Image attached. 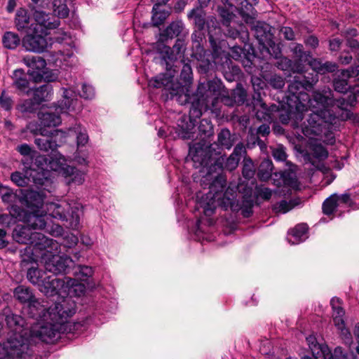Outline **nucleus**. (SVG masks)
<instances>
[{
	"label": "nucleus",
	"instance_id": "obj_51",
	"mask_svg": "<svg viewBox=\"0 0 359 359\" xmlns=\"http://www.w3.org/2000/svg\"><path fill=\"white\" fill-rule=\"evenodd\" d=\"M67 0H53V12L60 18H65L69 15V9L67 5Z\"/></svg>",
	"mask_w": 359,
	"mask_h": 359
},
{
	"label": "nucleus",
	"instance_id": "obj_57",
	"mask_svg": "<svg viewBox=\"0 0 359 359\" xmlns=\"http://www.w3.org/2000/svg\"><path fill=\"white\" fill-rule=\"evenodd\" d=\"M74 280V284L70 285L68 284V291H66L65 294L67 296L65 297L61 298V300L60 302H62L63 299L65 298H71V297H69V295H76V296H81L84 294L86 291V287L82 283H79L78 281L75 279H72Z\"/></svg>",
	"mask_w": 359,
	"mask_h": 359
},
{
	"label": "nucleus",
	"instance_id": "obj_22",
	"mask_svg": "<svg viewBox=\"0 0 359 359\" xmlns=\"http://www.w3.org/2000/svg\"><path fill=\"white\" fill-rule=\"evenodd\" d=\"M48 10L32 11L33 18L36 22L34 27L38 28L41 34H47L48 29L57 28L60 25V21L54 20H50V13Z\"/></svg>",
	"mask_w": 359,
	"mask_h": 359
},
{
	"label": "nucleus",
	"instance_id": "obj_9",
	"mask_svg": "<svg viewBox=\"0 0 359 359\" xmlns=\"http://www.w3.org/2000/svg\"><path fill=\"white\" fill-rule=\"evenodd\" d=\"M191 116V114H183L177 121L178 136L184 140L193 138L194 136L196 126L200 121L198 127L199 133L209 135L212 132V124L208 118H201V115Z\"/></svg>",
	"mask_w": 359,
	"mask_h": 359
},
{
	"label": "nucleus",
	"instance_id": "obj_32",
	"mask_svg": "<svg viewBox=\"0 0 359 359\" xmlns=\"http://www.w3.org/2000/svg\"><path fill=\"white\" fill-rule=\"evenodd\" d=\"M252 30L257 40L260 45L269 43L271 39H273V33L272 32V27L264 22H257L253 26Z\"/></svg>",
	"mask_w": 359,
	"mask_h": 359
},
{
	"label": "nucleus",
	"instance_id": "obj_10",
	"mask_svg": "<svg viewBox=\"0 0 359 359\" xmlns=\"http://www.w3.org/2000/svg\"><path fill=\"white\" fill-rule=\"evenodd\" d=\"M53 94V86L50 83L40 86L33 90L31 98L21 100L16 109L20 112H35L41 109L43 102L50 99Z\"/></svg>",
	"mask_w": 359,
	"mask_h": 359
},
{
	"label": "nucleus",
	"instance_id": "obj_53",
	"mask_svg": "<svg viewBox=\"0 0 359 359\" xmlns=\"http://www.w3.org/2000/svg\"><path fill=\"white\" fill-rule=\"evenodd\" d=\"M180 63L182 65L180 72V80L184 83L183 86L188 87L193 80V73L191 65L181 60Z\"/></svg>",
	"mask_w": 359,
	"mask_h": 359
},
{
	"label": "nucleus",
	"instance_id": "obj_12",
	"mask_svg": "<svg viewBox=\"0 0 359 359\" xmlns=\"http://www.w3.org/2000/svg\"><path fill=\"white\" fill-rule=\"evenodd\" d=\"M28 351L29 345L18 337L8 338L0 344V359H26Z\"/></svg>",
	"mask_w": 359,
	"mask_h": 359
},
{
	"label": "nucleus",
	"instance_id": "obj_52",
	"mask_svg": "<svg viewBox=\"0 0 359 359\" xmlns=\"http://www.w3.org/2000/svg\"><path fill=\"white\" fill-rule=\"evenodd\" d=\"M4 46L7 49H15L20 43V39L18 34L12 32H6L2 38Z\"/></svg>",
	"mask_w": 359,
	"mask_h": 359
},
{
	"label": "nucleus",
	"instance_id": "obj_16",
	"mask_svg": "<svg viewBox=\"0 0 359 359\" xmlns=\"http://www.w3.org/2000/svg\"><path fill=\"white\" fill-rule=\"evenodd\" d=\"M306 341L312 353V359H347L339 346L336 347L332 353L327 345L318 343L314 336L306 337Z\"/></svg>",
	"mask_w": 359,
	"mask_h": 359
},
{
	"label": "nucleus",
	"instance_id": "obj_14",
	"mask_svg": "<svg viewBox=\"0 0 359 359\" xmlns=\"http://www.w3.org/2000/svg\"><path fill=\"white\" fill-rule=\"evenodd\" d=\"M68 284H74L72 278L68 277L58 278L57 275L53 274L46 276L41 285L40 290L46 296L53 297L55 295L62 296L68 291Z\"/></svg>",
	"mask_w": 359,
	"mask_h": 359
},
{
	"label": "nucleus",
	"instance_id": "obj_35",
	"mask_svg": "<svg viewBox=\"0 0 359 359\" xmlns=\"http://www.w3.org/2000/svg\"><path fill=\"white\" fill-rule=\"evenodd\" d=\"M308 226L306 224L297 225L289 233L287 240L292 245L299 244L304 241L307 238Z\"/></svg>",
	"mask_w": 359,
	"mask_h": 359
},
{
	"label": "nucleus",
	"instance_id": "obj_26",
	"mask_svg": "<svg viewBox=\"0 0 359 359\" xmlns=\"http://www.w3.org/2000/svg\"><path fill=\"white\" fill-rule=\"evenodd\" d=\"M6 322L13 332V334L8 338L18 337V339H22L28 344L27 339L24 337L27 334V332L23 328L25 324L24 318L19 315L11 313L6 316Z\"/></svg>",
	"mask_w": 359,
	"mask_h": 359
},
{
	"label": "nucleus",
	"instance_id": "obj_25",
	"mask_svg": "<svg viewBox=\"0 0 359 359\" xmlns=\"http://www.w3.org/2000/svg\"><path fill=\"white\" fill-rule=\"evenodd\" d=\"M72 264L73 261L70 257L54 255L46 262L45 268L46 271L57 275V273H66Z\"/></svg>",
	"mask_w": 359,
	"mask_h": 359
},
{
	"label": "nucleus",
	"instance_id": "obj_2",
	"mask_svg": "<svg viewBox=\"0 0 359 359\" xmlns=\"http://www.w3.org/2000/svg\"><path fill=\"white\" fill-rule=\"evenodd\" d=\"M306 86L298 76H295L288 85L287 95L280 102V107L284 112H330L329 107L336 105L345 112H351L356 102V97L349 95L347 98L341 97L334 100L331 93L326 95L319 92H314L312 97L302 90Z\"/></svg>",
	"mask_w": 359,
	"mask_h": 359
},
{
	"label": "nucleus",
	"instance_id": "obj_38",
	"mask_svg": "<svg viewBox=\"0 0 359 359\" xmlns=\"http://www.w3.org/2000/svg\"><path fill=\"white\" fill-rule=\"evenodd\" d=\"M22 62L32 69V71H28L29 74V72H35L34 70L39 72L45 69L46 66V60L41 56L27 55L23 57Z\"/></svg>",
	"mask_w": 359,
	"mask_h": 359
},
{
	"label": "nucleus",
	"instance_id": "obj_8",
	"mask_svg": "<svg viewBox=\"0 0 359 359\" xmlns=\"http://www.w3.org/2000/svg\"><path fill=\"white\" fill-rule=\"evenodd\" d=\"M47 210L52 217L66 222V226L72 229H78L80 226V218L83 214V208L79 203L72 206L63 201L60 203H51L48 205Z\"/></svg>",
	"mask_w": 359,
	"mask_h": 359
},
{
	"label": "nucleus",
	"instance_id": "obj_4",
	"mask_svg": "<svg viewBox=\"0 0 359 359\" xmlns=\"http://www.w3.org/2000/svg\"><path fill=\"white\" fill-rule=\"evenodd\" d=\"M175 55L172 50L170 48H167L166 50L163 55L162 64L165 65L167 72L161 74L155 78L151 79L149 82V86L156 88H163L165 90V94L170 99L176 98L177 102L181 105H184L187 103L191 104L190 112H204V110H200L194 107L193 104V97L195 93L192 95L189 93L188 87L183 86L179 82H174L173 78L175 73L177 72L176 68L177 65H174Z\"/></svg>",
	"mask_w": 359,
	"mask_h": 359
},
{
	"label": "nucleus",
	"instance_id": "obj_13",
	"mask_svg": "<svg viewBox=\"0 0 359 359\" xmlns=\"http://www.w3.org/2000/svg\"><path fill=\"white\" fill-rule=\"evenodd\" d=\"M251 83L254 89V94L250 103H247L249 107L248 111L250 112H279V107L272 104L270 109H267L266 103L263 101L260 90L264 89L266 86L265 82L259 77L252 76L251 77Z\"/></svg>",
	"mask_w": 359,
	"mask_h": 359
},
{
	"label": "nucleus",
	"instance_id": "obj_39",
	"mask_svg": "<svg viewBox=\"0 0 359 359\" xmlns=\"http://www.w3.org/2000/svg\"><path fill=\"white\" fill-rule=\"evenodd\" d=\"M335 114H325V115H323V116L325 117V120L327 121L328 123H331V122L334 123V121L332 120V118L330 119V116L336 118L337 124L339 126V127L336 129V130H337L339 128L340 125H341V121H344V120H350L353 123H355V125L359 126V114H339L340 117L336 116ZM334 131H335V130L332 129V135H334ZM333 136H334V138L335 139L334 135H333Z\"/></svg>",
	"mask_w": 359,
	"mask_h": 359
},
{
	"label": "nucleus",
	"instance_id": "obj_11",
	"mask_svg": "<svg viewBox=\"0 0 359 359\" xmlns=\"http://www.w3.org/2000/svg\"><path fill=\"white\" fill-rule=\"evenodd\" d=\"M36 233V231H33L29 226H18L13 230V237L17 243L29 245L20 250L22 262L32 263L35 261L34 249L31 243Z\"/></svg>",
	"mask_w": 359,
	"mask_h": 359
},
{
	"label": "nucleus",
	"instance_id": "obj_62",
	"mask_svg": "<svg viewBox=\"0 0 359 359\" xmlns=\"http://www.w3.org/2000/svg\"><path fill=\"white\" fill-rule=\"evenodd\" d=\"M242 173L243 176L248 180L252 179L254 177L255 174V166L250 158H244Z\"/></svg>",
	"mask_w": 359,
	"mask_h": 359
},
{
	"label": "nucleus",
	"instance_id": "obj_43",
	"mask_svg": "<svg viewBox=\"0 0 359 359\" xmlns=\"http://www.w3.org/2000/svg\"><path fill=\"white\" fill-rule=\"evenodd\" d=\"M39 118L43 128H54L59 126L62 119L60 114H39Z\"/></svg>",
	"mask_w": 359,
	"mask_h": 359
},
{
	"label": "nucleus",
	"instance_id": "obj_48",
	"mask_svg": "<svg viewBox=\"0 0 359 359\" xmlns=\"http://www.w3.org/2000/svg\"><path fill=\"white\" fill-rule=\"evenodd\" d=\"M206 50H203L199 57V54L192 53L191 55L198 60L197 68L200 73L207 74L212 67L213 65L210 60L205 57Z\"/></svg>",
	"mask_w": 359,
	"mask_h": 359
},
{
	"label": "nucleus",
	"instance_id": "obj_33",
	"mask_svg": "<svg viewBox=\"0 0 359 359\" xmlns=\"http://www.w3.org/2000/svg\"><path fill=\"white\" fill-rule=\"evenodd\" d=\"M309 66L315 70L318 74H325L326 73H333L338 69V65L334 62L327 61L323 62L320 60L313 58L309 62Z\"/></svg>",
	"mask_w": 359,
	"mask_h": 359
},
{
	"label": "nucleus",
	"instance_id": "obj_47",
	"mask_svg": "<svg viewBox=\"0 0 359 359\" xmlns=\"http://www.w3.org/2000/svg\"><path fill=\"white\" fill-rule=\"evenodd\" d=\"M224 95H219L218 104L215 107H212L211 104H209L208 111L210 112H221L222 110V105H225L227 107H233L236 104L235 100H233V96L230 97L229 95V90H227V93H224Z\"/></svg>",
	"mask_w": 359,
	"mask_h": 359
},
{
	"label": "nucleus",
	"instance_id": "obj_61",
	"mask_svg": "<svg viewBox=\"0 0 359 359\" xmlns=\"http://www.w3.org/2000/svg\"><path fill=\"white\" fill-rule=\"evenodd\" d=\"M232 96L236 104L241 105L244 104L246 100L247 93L241 83H237L236 88L232 92Z\"/></svg>",
	"mask_w": 359,
	"mask_h": 359
},
{
	"label": "nucleus",
	"instance_id": "obj_19",
	"mask_svg": "<svg viewBox=\"0 0 359 359\" xmlns=\"http://www.w3.org/2000/svg\"><path fill=\"white\" fill-rule=\"evenodd\" d=\"M34 34L25 36L22 40V46L28 51L43 53L48 47V42L43 34L40 33L38 28L33 27ZM44 35H46L44 34Z\"/></svg>",
	"mask_w": 359,
	"mask_h": 359
},
{
	"label": "nucleus",
	"instance_id": "obj_60",
	"mask_svg": "<svg viewBox=\"0 0 359 359\" xmlns=\"http://www.w3.org/2000/svg\"><path fill=\"white\" fill-rule=\"evenodd\" d=\"M217 142L220 146L229 149L233 145L230 131L228 129H222L217 135Z\"/></svg>",
	"mask_w": 359,
	"mask_h": 359
},
{
	"label": "nucleus",
	"instance_id": "obj_41",
	"mask_svg": "<svg viewBox=\"0 0 359 359\" xmlns=\"http://www.w3.org/2000/svg\"><path fill=\"white\" fill-rule=\"evenodd\" d=\"M39 212H32L28 215L27 226L32 230L43 229L46 227V215Z\"/></svg>",
	"mask_w": 359,
	"mask_h": 359
},
{
	"label": "nucleus",
	"instance_id": "obj_30",
	"mask_svg": "<svg viewBox=\"0 0 359 359\" xmlns=\"http://www.w3.org/2000/svg\"><path fill=\"white\" fill-rule=\"evenodd\" d=\"M12 86L15 88L19 94L28 95L31 90L29 88V81L27 78V74L22 69H15L11 76Z\"/></svg>",
	"mask_w": 359,
	"mask_h": 359
},
{
	"label": "nucleus",
	"instance_id": "obj_58",
	"mask_svg": "<svg viewBox=\"0 0 359 359\" xmlns=\"http://www.w3.org/2000/svg\"><path fill=\"white\" fill-rule=\"evenodd\" d=\"M74 133L76 135L77 145L78 147L84 146L88 141V135L86 133V130H82L80 126H77L74 129H69L67 135H70Z\"/></svg>",
	"mask_w": 359,
	"mask_h": 359
},
{
	"label": "nucleus",
	"instance_id": "obj_54",
	"mask_svg": "<svg viewBox=\"0 0 359 359\" xmlns=\"http://www.w3.org/2000/svg\"><path fill=\"white\" fill-rule=\"evenodd\" d=\"M339 206L337 194H332L328 197L323 203V212L326 215H332Z\"/></svg>",
	"mask_w": 359,
	"mask_h": 359
},
{
	"label": "nucleus",
	"instance_id": "obj_18",
	"mask_svg": "<svg viewBox=\"0 0 359 359\" xmlns=\"http://www.w3.org/2000/svg\"><path fill=\"white\" fill-rule=\"evenodd\" d=\"M289 50L294 58V61L287 60L290 67L294 73H302L305 68V64L311 62V53L304 50V46L299 43H292L289 45Z\"/></svg>",
	"mask_w": 359,
	"mask_h": 359
},
{
	"label": "nucleus",
	"instance_id": "obj_36",
	"mask_svg": "<svg viewBox=\"0 0 359 359\" xmlns=\"http://www.w3.org/2000/svg\"><path fill=\"white\" fill-rule=\"evenodd\" d=\"M48 166L52 170L57 172L62 176L69 175V172H72L71 166L66 164V159L62 155L51 158Z\"/></svg>",
	"mask_w": 359,
	"mask_h": 359
},
{
	"label": "nucleus",
	"instance_id": "obj_15",
	"mask_svg": "<svg viewBox=\"0 0 359 359\" xmlns=\"http://www.w3.org/2000/svg\"><path fill=\"white\" fill-rule=\"evenodd\" d=\"M219 49L216 53L212 50V57L214 63L217 68L222 72L224 79L229 82L236 81L240 77L241 69L235 65L231 58L225 53H219Z\"/></svg>",
	"mask_w": 359,
	"mask_h": 359
},
{
	"label": "nucleus",
	"instance_id": "obj_56",
	"mask_svg": "<svg viewBox=\"0 0 359 359\" xmlns=\"http://www.w3.org/2000/svg\"><path fill=\"white\" fill-rule=\"evenodd\" d=\"M29 75L32 76L35 82H40L41 81H46L47 83L50 82L55 81L57 79V75L53 72H43L41 74L38 72H29Z\"/></svg>",
	"mask_w": 359,
	"mask_h": 359
},
{
	"label": "nucleus",
	"instance_id": "obj_40",
	"mask_svg": "<svg viewBox=\"0 0 359 359\" xmlns=\"http://www.w3.org/2000/svg\"><path fill=\"white\" fill-rule=\"evenodd\" d=\"M274 176L276 177H279V180L278 181L276 179H273L274 184L278 187H280L283 184L285 186L294 188L297 184V180L294 173L290 172H283L280 173H275Z\"/></svg>",
	"mask_w": 359,
	"mask_h": 359
},
{
	"label": "nucleus",
	"instance_id": "obj_31",
	"mask_svg": "<svg viewBox=\"0 0 359 359\" xmlns=\"http://www.w3.org/2000/svg\"><path fill=\"white\" fill-rule=\"evenodd\" d=\"M48 131H51L53 133V135H50L49 136H43V138H36L34 142L37 147L43 151H54L58 147V144L56 143L55 140H53V138L60 135L61 137H66V133L59 130H48Z\"/></svg>",
	"mask_w": 359,
	"mask_h": 359
},
{
	"label": "nucleus",
	"instance_id": "obj_21",
	"mask_svg": "<svg viewBox=\"0 0 359 359\" xmlns=\"http://www.w3.org/2000/svg\"><path fill=\"white\" fill-rule=\"evenodd\" d=\"M21 194L20 204L26 206L32 212H39L43 205V196L39 192L33 190L19 189Z\"/></svg>",
	"mask_w": 359,
	"mask_h": 359
},
{
	"label": "nucleus",
	"instance_id": "obj_44",
	"mask_svg": "<svg viewBox=\"0 0 359 359\" xmlns=\"http://www.w3.org/2000/svg\"><path fill=\"white\" fill-rule=\"evenodd\" d=\"M273 168V163L271 160L264 159L258 168L257 177L259 179L264 182L269 180L272 175Z\"/></svg>",
	"mask_w": 359,
	"mask_h": 359
},
{
	"label": "nucleus",
	"instance_id": "obj_1",
	"mask_svg": "<svg viewBox=\"0 0 359 359\" xmlns=\"http://www.w3.org/2000/svg\"><path fill=\"white\" fill-rule=\"evenodd\" d=\"M189 156L191 158L194 166L199 168L201 173L205 174L204 177L211 179L213 174H217L209 187V191L198 203L204 215L211 216L217 206L225 210L228 208L233 209L236 191L231 187L225 189L226 179L221 172L224 170H235L238 165L239 159L230 155L229 157L222 156L213 161L210 146L204 142L189 144Z\"/></svg>",
	"mask_w": 359,
	"mask_h": 359
},
{
	"label": "nucleus",
	"instance_id": "obj_7",
	"mask_svg": "<svg viewBox=\"0 0 359 359\" xmlns=\"http://www.w3.org/2000/svg\"><path fill=\"white\" fill-rule=\"evenodd\" d=\"M206 13L201 7H196L187 13V18L193 21L196 29L204 30L205 27L208 31V41L215 53L220 49V36L222 29L217 19L210 16L205 18Z\"/></svg>",
	"mask_w": 359,
	"mask_h": 359
},
{
	"label": "nucleus",
	"instance_id": "obj_6",
	"mask_svg": "<svg viewBox=\"0 0 359 359\" xmlns=\"http://www.w3.org/2000/svg\"><path fill=\"white\" fill-rule=\"evenodd\" d=\"M225 92L227 93V88L217 77L207 82H200L192 98L193 104L197 109L208 112L209 104L212 107L217 106L219 95H224Z\"/></svg>",
	"mask_w": 359,
	"mask_h": 359
},
{
	"label": "nucleus",
	"instance_id": "obj_50",
	"mask_svg": "<svg viewBox=\"0 0 359 359\" xmlns=\"http://www.w3.org/2000/svg\"><path fill=\"white\" fill-rule=\"evenodd\" d=\"M15 23L18 30L19 31L23 30L29 27V16L25 9L20 8L17 11Z\"/></svg>",
	"mask_w": 359,
	"mask_h": 359
},
{
	"label": "nucleus",
	"instance_id": "obj_29",
	"mask_svg": "<svg viewBox=\"0 0 359 359\" xmlns=\"http://www.w3.org/2000/svg\"><path fill=\"white\" fill-rule=\"evenodd\" d=\"M72 91L65 89L63 92L62 100L53 104V108L55 112H67V111L79 110L77 105L80 104V101L77 98H72Z\"/></svg>",
	"mask_w": 359,
	"mask_h": 359
},
{
	"label": "nucleus",
	"instance_id": "obj_24",
	"mask_svg": "<svg viewBox=\"0 0 359 359\" xmlns=\"http://www.w3.org/2000/svg\"><path fill=\"white\" fill-rule=\"evenodd\" d=\"M328 156L327 150L320 144H312L310 147V151L303 154L306 162L310 163L319 170L323 169V165L320 161L326 159Z\"/></svg>",
	"mask_w": 359,
	"mask_h": 359
},
{
	"label": "nucleus",
	"instance_id": "obj_34",
	"mask_svg": "<svg viewBox=\"0 0 359 359\" xmlns=\"http://www.w3.org/2000/svg\"><path fill=\"white\" fill-rule=\"evenodd\" d=\"M352 73H353V69L342 70L341 74L334 79L333 87L337 92L345 93L350 89L351 86L347 79L352 76Z\"/></svg>",
	"mask_w": 359,
	"mask_h": 359
},
{
	"label": "nucleus",
	"instance_id": "obj_42",
	"mask_svg": "<svg viewBox=\"0 0 359 359\" xmlns=\"http://www.w3.org/2000/svg\"><path fill=\"white\" fill-rule=\"evenodd\" d=\"M203 31V30L194 29L191 34L192 53L201 54L203 50H205L203 47V42L205 40V34ZM199 57H201V55H199Z\"/></svg>",
	"mask_w": 359,
	"mask_h": 359
},
{
	"label": "nucleus",
	"instance_id": "obj_3",
	"mask_svg": "<svg viewBox=\"0 0 359 359\" xmlns=\"http://www.w3.org/2000/svg\"><path fill=\"white\" fill-rule=\"evenodd\" d=\"M46 313L43 316L48 321L34 330L32 334L42 341L53 343L62 334L71 332L72 325L67 320L76 313V303L71 298H65L50 306Z\"/></svg>",
	"mask_w": 359,
	"mask_h": 359
},
{
	"label": "nucleus",
	"instance_id": "obj_49",
	"mask_svg": "<svg viewBox=\"0 0 359 359\" xmlns=\"http://www.w3.org/2000/svg\"><path fill=\"white\" fill-rule=\"evenodd\" d=\"M46 276V273L37 268L29 269L27 273L28 280L33 285H37L39 288L41 287Z\"/></svg>",
	"mask_w": 359,
	"mask_h": 359
},
{
	"label": "nucleus",
	"instance_id": "obj_20",
	"mask_svg": "<svg viewBox=\"0 0 359 359\" xmlns=\"http://www.w3.org/2000/svg\"><path fill=\"white\" fill-rule=\"evenodd\" d=\"M222 26V32L226 38L233 40L238 39L241 44L247 43L248 32L243 23L233 21Z\"/></svg>",
	"mask_w": 359,
	"mask_h": 359
},
{
	"label": "nucleus",
	"instance_id": "obj_37",
	"mask_svg": "<svg viewBox=\"0 0 359 359\" xmlns=\"http://www.w3.org/2000/svg\"><path fill=\"white\" fill-rule=\"evenodd\" d=\"M184 24L182 20L173 21L161 34L163 39H173L177 37L183 32Z\"/></svg>",
	"mask_w": 359,
	"mask_h": 359
},
{
	"label": "nucleus",
	"instance_id": "obj_55",
	"mask_svg": "<svg viewBox=\"0 0 359 359\" xmlns=\"http://www.w3.org/2000/svg\"><path fill=\"white\" fill-rule=\"evenodd\" d=\"M71 168L72 172H69V175L63 176L66 179V183L67 184H81L84 182V172L78 170L72 166H71Z\"/></svg>",
	"mask_w": 359,
	"mask_h": 359
},
{
	"label": "nucleus",
	"instance_id": "obj_46",
	"mask_svg": "<svg viewBox=\"0 0 359 359\" xmlns=\"http://www.w3.org/2000/svg\"><path fill=\"white\" fill-rule=\"evenodd\" d=\"M162 7L158 6V9H154V5L153 6L151 21L154 27L163 25L170 14L169 11Z\"/></svg>",
	"mask_w": 359,
	"mask_h": 359
},
{
	"label": "nucleus",
	"instance_id": "obj_5",
	"mask_svg": "<svg viewBox=\"0 0 359 359\" xmlns=\"http://www.w3.org/2000/svg\"><path fill=\"white\" fill-rule=\"evenodd\" d=\"M306 114H280V121L283 124H288L293 128H301L302 133L309 137H320L324 142L328 144L334 143L332 129L336 130L339 126L337 119L332 116L330 119L334 123H328L323 115L325 114H309L306 121H303Z\"/></svg>",
	"mask_w": 359,
	"mask_h": 359
},
{
	"label": "nucleus",
	"instance_id": "obj_59",
	"mask_svg": "<svg viewBox=\"0 0 359 359\" xmlns=\"http://www.w3.org/2000/svg\"><path fill=\"white\" fill-rule=\"evenodd\" d=\"M265 81L273 88L280 90L285 86V79L278 74H272L271 76H264Z\"/></svg>",
	"mask_w": 359,
	"mask_h": 359
},
{
	"label": "nucleus",
	"instance_id": "obj_28",
	"mask_svg": "<svg viewBox=\"0 0 359 359\" xmlns=\"http://www.w3.org/2000/svg\"><path fill=\"white\" fill-rule=\"evenodd\" d=\"M33 242L31 243V246L36 250H46L49 253H55L58 251L59 243L52 238H49L42 234L41 233L36 232L34 234Z\"/></svg>",
	"mask_w": 359,
	"mask_h": 359
},
{
	"label": "nucleus",
	"instance_id": "obj_17",
	"mask_svg": "<svg viewBox=\"0 0 359 359\" xmlns=\"http://www.w3.org/2000/svg\"><path fill=\"white\" fill-rule=\"evenodd\" d=\"M13 297L16 301L22 304H28L29 309H36V312L32 316H39L45 311L46 309L40 305L39 300L36 298L33 290L28 286L20 285L13 290Z\"/></svg>",
	"mask_w": 359,
	"mask_h": 359
},
{
	"label": "nucleus",
	"instance_id": "obj_45",
	"mask_svg": "<svg viewBox=\"0 0 359 359\" xmlns=\"http://www.w3.org/2000/svg\"><path fill=\"white\" fill-rule=\"evenodd\" d=\"M299 74L298 76L306 86L305 89L306 90H311L318 81V74L313 69H312L311 72H306L304 69L303 72Z\"/></svg>",
	"mask_w": 359,
	"mask_h": 359
},
{
	"label": "nucleus",
	"instance_id": "obj_64",
	"mask_svg": "<svg viewBox=\"0 0 359 359\" xmlns=\"http://www.w3.org/2000/svg\"><path fill=\"white\" fill-rule=\"evenodd\" d=\"M14 105V101L11 95L6 90H3L0 95V107L4 111H11Z\"/></svg>",
	"mask_w": 359,
	"mask_h": 359
},
{
	"label": "nucleus",
	"instance_id": "obj_63",
	"mask_svg": "<svg viewBox=\"0 0 359 359\" xmlns=\"http://www.w3.org/2000/svg\"><path fill=\"white\" fill-rule=\"evenodd\" d=\"M43 127L41 122L40 123L30 122L27 124V129L34 135L39 134L42 136H49L53 134V133L48 131L47 128H43Z\"/></svg>",
	"mask_w": 359,
	"mask_h": 359
},
{
	"label": "nucleus",
	"instance_id": "obj_27",
	"mask_svg": "<svg viewBox=\"0 0 359 359\" xmlns=\"http://www.w3.org/2000/svg\"><path fill=\"white\" fill-rule=\"evenodd\" d=\"M224 6L229 8L235 6L239 11L241 15L247 18H252L255 15L254 5H256L257 0H219Z\"/></svg>",
	"mask_w": 359,
	"mask_h": 359
},
{
	"label": "nucleus",
	"instance_id": "obj_23",
	"mask_svg": "<svg viewBox=\"0 0 359 359\" xmlns=\"http://www.w3.org/2000/svg\"><path fill=\"white\" fill-rule=\"evenodd\" d=\"M0 196L2 201L11 205V212L16 214V217H20V208L15 205L16 203H20L21 194L19 190L13 191V189L2 184L0 182Z\"/></svg>",
	"mask_w": 359,
	"mask_h": 359
}]
</instances>
